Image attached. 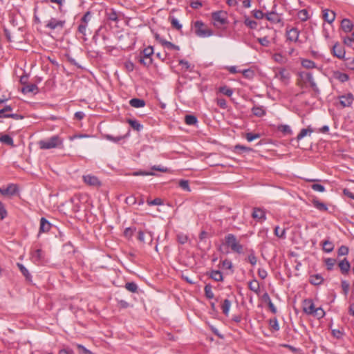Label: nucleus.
I'll use <instances>...</instances> for the list:
<instances>
[{"label": "nucleus", "mask_w": 354, "mask_h": 354, "mask_svg": "<svg viewBox=\"0 0 354 354\" xmlns=\"http://www.w3.org/2000/svg\"><path fill=\"white\" fill-rule=\"evenodd\" d=\"M38 145L41 149H50L63 147V140L59 136H53L48 139L39 141Z\"/></svg>", "instance_id": "obj_1"}, {"label": "nucleus", "mask_w": 354, "mask_h": 354, "mask_svg": "<svg viewBox=\"0 0 354 354\" xmlns=\"http://www.w3.org/2000/svg\"><path fill=\"white\" fill-rule=\"evenodd\" d=\"M225 244L230 247L231 250L238 254H241L243 252V245L237 241L236 237L233 234H228L225 237Z\"/></svg>", "instance_id": "obj_2"}, {"label": "nucleus", "mask_w": 354, "mask_h": 354, "mask_svg": "<svg viewBox=\"0 0 354 354\" xmlns=\"http://www.w3.org/2000/svg\"><path fill=\"white\" fill-rule=\"evenodd\" d=\"M195 34L199 37H208L213 35V31L208 28L202 21H196L194 24Z\"/></svg>", "instance_id": "obj_3"}, {"label": "nucleus", "mask_w": 354, "mask_h": 354, "mask_svg": "<svg viewBox=\"0 0 354 354\" xmlns=\"http://www.w3.org/2000/svg\"><path fill=\"white\" fill-rule=\"evenodd\" d=\"M212 19L214 26L218 28L228 24L227 13L223 10L212 12Z\"/></svg>", "instance_id": "obj_4"}, {"label": "nucleus", "mask_w": 354, "mask_h": 354, "mask_svg": "<svg viewBox=\"0 0 354 354\" xmlns=\"http://www.w3.org/2000/svg\"><path fill=\"white\" fill-rule=\"evenodd\" d=\"M274 76L284 85H287L289 83L290 75V73L284 68H281L278 71H276Z\"/></svg>", "instance_id": "obj_5"}, {"label": "nucleus", "mask_w": 354, "mask_h": 354, "mask_svg": "<svg viewBox=\"0 0 354 354\" xmlns=\"http://www.w3.org/2000/svg\"><path fill=\"white\" fill-rule=\"evenodd\" d=\"M65 20H57L55 18H51L46 24V28L50 30H62L65 26Z\"/></svg>", "instance_id": "obj_6"}, {"label": "nucleus", "mask_w": 354, "mask_h": 354, "mask_svg": "<svg viewBox=\"0 0 354 354\" xmlns=\"http://www.w3.org/2000/svg\"><path fill=\"white\" fill-rule=\"evenodd\" d=\"M252 217L257 222L262 223L266 220V210L260 207H254Z\"/></svg>", "instance_id": "obj_7"}, {"label": "nucleus", "mask_w": 354, "mask_h": 354, "mask_svg": "<svg viewBox=\"0 0 354 354\" xmlns=\"http://www.w3.org/2000/svg\"><path fill=\"white\" fill-rule=\"evenodd\" d=\"M331 53L335 57H337L340 59H343L345 58L346 51L344 50V48L342 46H341L338 42H336L333 45L331 50Z\"/></svg>", "instance_id": "obj_8"}, {"label": "nucleus", "mask_w": 354, "mask_h": 354, "mask_svg": "<svg viewBox=\"0 0 354 354\" xmlns=\"http://www.w3.org/2000/svg\"><path fill=\"white\" fill-rule=\"evenodd\" d=\"M286 33L287 40H288L290 41H294V42H297L298 41L300 32L297 28H291L289 29L287 27Z\"/></svg>", "instance_id": "obj_9"}, {"label": "nucleus", "mask_w": 354, "mask_h": 354, "mask_svg": "<svg viewBox=\"0 0 354 354\" xmlns=\"http://www.w3.org/2000/svg\"><path fill=\"white\" fill-rule=\"evenodd\" d=\"M354 101L353 95L351 93L339 96V103L342 107H349Z\"/></svg>", "instance_id": "obj_10"}, {"label": "nucleus", "mask_w": 354, "mask_h": 354, "mask_svg": "<svg viewBox=\"0 0 354 354\" xmlns=\"http://www.w3.org/2000/svg\"><path fill=\"white\" fill-rule=\"evenodd\" d=\"M18 192V187L15 184H9L6 188H0V193L3 196H14Z\"/></svg>", "instance_id": "obj_11"}, {"label": "nucleus", "mask_w": 354, "mask_h": 354, "mask_svg": "<svg viewBox=\"0 0 354 354\" xmlns=\"http://www.w3.org/2000/svg\"><path fill=\"white\" fill-rule=\"evenodd\" d=\"M266 18L273 24H283L281 15L274 11L267 12Z\"/></svg>", "instance_id": "obj_12"}, {"label": "nucleus", "mask_w": 354, "mask_h": 354, "mask_svg": "<svg viewBox=\"0 0 354 354\" xmlns=\"http://www.w3.org/2000/svg\"><path fill=\"white\" fill-rule=\"evenodd\" d=\"M84 182L91 186L99 187L101 185V183L97 177L91 175L83 176Z\"/></svg>", "instance_id": "obj_13"}, {"label": "nucleus", "mask_w": 354, "mask_h": 354, "mask_svg": "<svg viewBox=\"0 0 354 354\" xmlns=\"http://www.w3.org/2000/svg\"><path fill=\"white\" fill-rule=\"evenodd\" d=\"M315 309V305L312 299H305L303 303V310L308 315L313 314Z\"/></svg>", "instance_id": "obj_14"}, {"label": "nucleus", "mask_w": 354, "mask_h": 354, "mask_svg": "<svg viewBox=\"0 0 354 354\" xmlns=\"http://www.w3.org/2000/svg\"><path fill=\"white\" fill-rule=\"evenodd\" d=\"M338 267L340 269L342 274H347L351 269V264L346 258L341 260L338 263Z\"/></svg>", "instance_id": "obj_15"}, {"label": "nucleus", "mask_w": 354, "mask_h": 354, "mask_svg": "<svg viewBox=\"0 0 354 354\" xmlns=\"http://www.w3.org/2000/svg\"><path fill=\"white\" fill-rule=\"evenodd\" d=\"M353 26V22L349 19L345 18L341 21V28L346 33L351 32Z\"/></svg>", "instance_id": "obj_16"}, {"label": "nucleus", "mask_w": 354, "mask_h": 354, "mask_svg": "<svg viewBox=\"0 0 354 354\" xmlns=\"http://www.w3.org/2000/svg\"><path fill=\"white\" fill-rule=\"evenodd\" d=\"M51 228V223L44 217L40 219V226L39 233L48 232Z\"/></svg>", "instance_id": "obj_17"}, {"label": "nucleus", "mask_w": 354, "mask_h": 354, "mask_svg": "<svg viewBox=\"0 0 354 354\" xmlns=\"http://www.w3.org/2000/svg\"><path fill=\"white\" fill-rule=\"evenodd\" d=\"M323 18L328 24H332L335 19V13L332 10L325 9L323 10Z\"/></svg>", "instance_id": "obj_18"}, {"label": "nucleus", "mask_w": 354, "mask_h": 354, "mask_svg": "<svg viewBox=\"0 0 354 354\" xmlns=\"http://www.w3.org/2000/svg\"><path fill=\"white\" fill-rule=\"evenodd\" d=\"M129 104L134 108H141L145 106L146 102L142 99L133 98L129 100Z\"/></svg>", "instance_id": "obj_19"}, {"label": "nucleus", "mask_w": 354, "mask_h": 354, "mask_svg": "<svg viewBox=\"0 0 354 354\" xmlns=\"http://www.w3.org/2000/svg\"><path fill=\"white\" fill-rule=\"evenodd\" d=\"M127 122L137 131H140L143 129V125L136 120L128 118L127 119Z\"/></svg>", "instance_id": "obj_20"}, {"label": "nucleus", "mask_w": 354, "mask_h": 354, "mask_svg": "<svg viewBox=\"0 0 354 354\" xmlns=\"http://www.w3.org/2000/svg\"><path fill=\"white\" fill-rule=\"evenodd\" d=\"M38 90H39L38 87L35 84H27L21 88V91L24 93H37L38 92Z\"/></svg>", "instance_id": "obj_21"}, {"label": "nucleus", "mask_w": 354, "mask_h": 354, "mask_svg": "<svg viewBox=\"0 0 354 354\" xmlns=\"http://www.w3.org/2000/svg\"><path fill=\"white\" fill-rule=\"evenodd\" d=\"M333 77L335 80H339L341 82H345L348 80L349 77L346 73H342L340 71H335L333 73Z\"/></svg>", "instance_id": "obj_22"}, {"label": "nucleus", "mask_w": 354, "mask_h": 354, "mask_svg": "<svg viewBox=\"0 0 354 354\" xmlns=\"http://www.w3.org/2000/svg\"><path fill=\"white\" fill-rule=\"evenodd\" d=\"M324 279L322 276L319 274H316L314 275H311L310 277L309 282L315 286H318L322 283Z\"/></svg>", "instance_id": "obj_23"}, {"label": "nucleus", "mask_w": 354, "mask_h": 354, "mask_svg": "<svg viewBox=\"0 0 354 354\" xmlns=\"http://www.w3.org/2000/svg\"><path fill=\"white\" fill-rule=\"evenodd\" d=\"M17 266L19 268L21 272L22 273V274L26 277V279L29 281H31L32 276L28 272V269L22 263H17Z\"/></svg>", "instance_id": "obj_24"}, {"label": "nucleus", "mask_w": 354, "mask_h": 354, "mask_svg": "<svg viewBox=\"0 0 354 354\" xmlns=\"http://www.w3.org/2000/svg\"><path fill=\"white\" fill-rule=\"evenodd\" d=\"M312 203H313L314 207L315 208H317V209H319V211H322V212L328 211L327 205L325 203L320 202L319 200L313 199L312 201Z\"/></svg>", "instance_id": "obj_25"}, {"label": "nucleus", "mask_w": 354, "mask_h": 354, "mask_svg": "<svg viewBox=\"0 0 354 354\" xmlns=\"http://www.w3.org/2000/svg\"><path fill=\"white\" fill-rule=\"evenodd\" d=\"M248 288L251 291L259 294L260 291V286L257 280L254 279L248 283Z\"/></svg>", "instance_id": "obj_26"}, {"label": "nucleus", "mask_w": 354, "mask_h": 354, "mask_svg": "<svg viewBox=\"0 0 354 354\" xmlns=\"http://www.w3.org/2000/svg\"><path fill=\"white\" fill-rule=\"evenodd\" d=\"M236 153L241 154L243 153H248L252 151V149L248 147H245L241 145H236L234 146V150Z\"/></svg>", "instance_id": "obj_27"}, {"label": "nucleus", "mask_w": 354, "mask_h": 354, "mask_svg": "<svg viewBox=\"0 0 354 354\" xmlns=\"http://www.w3.org/2000/svg\"><path fill=\"white\" fill-rule=\"evenodd\" d=\"M106 15L107 17V19L110 21H118V14L115 12V10L113 8L109 9V10H106Z\"/></svg>", "instance_id": "obj_28"}, {"label": "nucleus", "mask_w": 354, "mask_h": 354, "mask_svg": "<svg viewBox=\"0 0 354 354\" xmlns=\"http://www.w3.org/2000/svg\"><path fill=\"white\" fill-rule=\"evenodd\" d=\"M0 142L11 147L15 146L12 138L7 134L2 135L0 137Z\"/></svg>", "instance_id": "obj_29"}, {"label": "nucleus", "mask_w": 354, "mask_h": 354, "mask_svg": "<svg viewBox=\"0 0 354 354\" xmlns=\"http://www.w3.org/2000/svg\"><path fill=\"white\" fill-rule=\"evenodd\" d=\"M252 113L257 117H262L266 115V111L263 106H253L252 109Z\"/></svg>", "instance_id": "obj_30"}, {"label": "nucleus", "mask_w": 354, "mask_h": 354, "mask_svg": "<svg viewBox=\"0 0 354 354\" xmlns=\"http://www.w3.org/2000/svg\"><path fill=\"white\" fill-rule=\"evenodd\" d=\"M209 277L216 281H223V277L221 271L212 270Z\"/></svg>", "instance_id": "obj_31"}, {"label": "nucleus", "mask_w": 354, "mask_h": 354, "mask_svg": "<svg viewBox=\"0 0 354 354\" xmlns=\"http://www.w3.org/2000/svg\"><path fill=\"white\" fill-rule=\"evenodd\" d=\"M103 137L106 139L107 140H109V141H111V142H115V143H118L119 142L120 140H122V139H124L126 136H116V137H114L111 135H109V134H104L103 136Z\"/></svg>", "instance_id": "obj_32"}, {"label": "nucleus", "mask_w": 354, "mask_h": 354, "mask_svg": "<svg viewBox=\"0 0 354 354\" xmlns=\"http://www.w3.org/2000/svg\"><path fill=\"white\" fill-rule=\"evenodd\" d=\"M278 131L283 133V135L292 134V130L290 126L287 124H281L277 127Z\"/></svg>", "instance_id": "obj_33"}, {"label": "nucleus", "mask_w": 354, "mask_h": 354, "mask_svg": "<svg viewBox=\"0 0 354 354\" xmlns=\"http://www.w3.org/2000/svg\"><path fill=\"white\" fill-rule=\"evenodd\" d=\"M334 249L333 243L329 240H326L323 242V250L326 252H330Z\"/></svg>", "instance_id": "obj_34"}, {"label": "nucleus", "mask_w": 354, "mask_h": 354, "mask_svg": "<svg viewBox=\"0 0 354 354\" xmlns=\"http://www.w3.org/2000/svg\"><path fill=\"white\" fill-rule=\"evenodd\" d=\"M185 122L188 125H194L197 123V118L194 115H186Z\"/></svg>", "instance_id": "obj_35"}, {"label": "nucleus", "mask_w": 354, "mask_h": 354, "mask_svg": "<svg viewBox=\"0 0 354 354\" xmlns=\"http://www.w3.org/2000/svg\"><path fill=\"white\" fill-rule=\"evenodd\" d=\"M230 306H231V301L227 299H225L224 301H223V303L221 306V308H222V310H223V313L226 315L227 316L228 315V313H229V310H230Z\"/></svg>", "instance_id": "obj_36"}, {"label": "nucleus", "mask_w": 354, "mask_h": 354, "mask_svg": "<svg viewBox=\"0 0 354 354\" xmlns=\"http://www.w3.org/2000/svg\"><path fill=\"white\" fill-rule=\"evenodd\" d=\"M244 24L250 29H256L257 27V22L254 20L250 19L248 17H245Z\"/></svg>", "instance_id": "obj_37"}, {"label": "nucleus", "mask_w": 354, "mask_h": 354, "mask_svg": "<svg viewBox=\"0 0 354 354\" xmlns=\"http://www.w3.org/2000/svg\"><path fill=\"white\" fill-rule=\"evenodd\" d=\"M205 295L208 299H213L214 295L212 292V286L210 284H206L204 288Z\"/></svg>", "instance_id": "obj_38"}, {"label": "nucleus", "mask_w": 354, "mask_h": 354, "mask_svg": "<svg viewBox=\"0 0 354 354\" xmlns=\"http://www.w3.org/2000/svg\"><path fill=\"white\" fill-rule=\"evenodd\" d=\"M142 55L141 56L142 57H151V55L153 54V48L151 46H149L142 50Z\"/></svg>", "instance_id": "obj_39"}, {"label": "nucleus", "mask_w": 354, "mask_h": 354, "mask_svg": "<svg viewBox=\"0 0 354 354\" xmlns=\"http://www.w3.org/2000/svg\"><path fill=\"white\" fill-rule=\"evenodd\" d=\"M32 259L37 261H40L44 259L43 251L41 250V249H37L33 252Z\"/></svg>", "instance_id": "obj_40"}, {"label": "nucleus", "mask_w": 354, "mask_h": 354, "mask_svg": "<svg viewBox=\"0 0 354 354\" xmlns=\"http://www.w3.org/2000/svg\"><path fill=\"white\" fill-rule=\"evenodd\" d=\"M300 77L306 82L309 84L314 81L313 74L311 73H301Z\"/></svg>", "instance_id": "obj_41"}, {"label": "nucleus", "mask_w": 354, "mask_h": 354, "mask_svg": "<svg viewBox=\"0 0 354 354\" xmlns=\"http://www.w3.org/2000/svg\"><path fill=\"white\" fill-rule=\"evenodd\" d=\"M125 288L131 292H137L138 291V286L133 281L126 283Z\"/></svg>", "instance_id": "obj_42"}, {"label": "nucleus", "mask_w": 354, "mask_h": 354, "mask_svg": "<svg viewBox=\"0 0 354 354\" xmlns=\"http://www.w3.org/2000/svg\"><path fill=\"white\" fill-rule=\"evenodd\" d=\"M301 65L306 68H316L315 63L310 59H303L301 61Z\"/></svg>", "instance_id": "obj_43"}, {"label": "nucleus", "mask_w": 354, "mask_h": 354, "mask_svg": "<svg viewBox=\"0 0 354 354\" xmlns=\"http://www.w3.org/2000/svg\"><path fill=\"white\" fill-rule=\"evenodd\" d=\"M219 92L228 97H230L233 94V90L227 86H221L219 88Z\"/></svg>", "instance_id": "obj_44"}, {"label": "nucleus", "mask_w": 354, "mask_h": 354, "mask_svg": "<svg viewBox=\"0 0 354 354\" xmlns=\"http://www.w3.org/2000/svg\"><path fill=\"white\" fill-rule=\"evenodd\" d=\"M297 16H298V18L302 21H306L309 17L308 12L307 11V10H306V9L301 10L298 12Z\"/></svg>", "instance_id": "obj_45"}, {"label": "nucleus", "mask_w": 354, "mask_h": 354, "mask_svg": "<svg viewBox=\"0 0 354 354\" xmlns=\"http://www.w3.org/2000/svg\"><path fill=\"white\" fill-rule=\"evenodd\" d=\"M313 131V130L312 129H310V127H308L307 129H302L300 131L299 133L297 135V140H300L304 137H305L308 132L312 133Z\"/></svg>", "instance_id": "obj_46"}, {"label": "nucleus", "mask_w": 354, "mask_h": 354, "mask_svg": "<svg viewBox=\"0 0 354 354\" xmlns=\"http://www.w3.org/2000/svg\"><path fill=\"white\" fill-rule=\"evenodd\" d=\"M336 263V260L332 258H328L325 260V263L328 270H332Z\"/></svg>", "instance_id": "obj_47"}, {"label": "nucleus", "mask_w": 354, "mask_h": 354, "mask_svg": "<svg viewBox=\"0 0 354 354\" xmlns=\"http://www.w3.org/2000/svg\"><path fill=\"white\" fill-rule=\"evenodd\" d=\"M274 234L276 236L279 238H284L286 234V229L283 228L282 230L280 229L279 226H276L274 227Z\"/></svg>", "instance_id": "obj_48"}, {"label": "nucleus", "mask_w": 354, "mask_h": 354, "mask_svg": "<svg viewBox=\"0 0 354 354\" xmlns=\"http://www.w3.org/2000/svg\"><path fill=\"white\" fill-rule=\"evenodd\" d=\"M342 288L343 290V293L345 296H346L349 291L350 284L346 280H342L341 282Z\"/></svg>", "instance_id": "obj_49"}, {"label": "nucleus", "mask_w": 354, "mask_h": 354, "mask_svg": "<svg viewBox=\"0 0 354 354\" xmlns=\"http://www.w3.org/2000/svg\"><path fill=\"white\" fill-rule=\"evenodd\" d=\"M313 315L317 318L320 319L325 315V312L322 308L319 307L315 309Z\"/></svg>", "instance_id": "obj_50"}, {"label": "nucleus", "mask_w": 354, "mask_h": 354, "mask_svg": "<svg viewBox=\"0 0 354 354\" xmlns=\"http://www.w3.org/2000/svg\"><path fill=\"white\" fill-rule=\"evenodd\" d=\"M188 240V236L183 234L179 233L177 234V241L180 244H185Z\"/></svg>", "instance_id": "obj_51"}, {"label": "nucleus", "mask_w": 354, "mask_h": 354, "mask_svg": "<svg viewBox=\"0 0 354 354\" xmlns=\"http://www.w3.org/2000/svg\"><path fill=\"white\" fill-rule=\"evenodd\" d=\"M91 12L90 11H87L82 17L81 23L87 25L88 21L91 20Z\"/></svg>", "instance_id": "obj_52"}, {"label": "nucleus", "mask_w": 354, "mask_h": 354, "mask_svg": "<svg viewBox=\"0 0 354 354\" xmlns=\"http://www.w3.org/2000/svg\"><path fill=\"white\" fill-rule=\"evenodd\" d=\"M170 21L173 28L178 30H180L182 28V25L179 23L178 20L175 17H171Z\"/></svg>", "instance_id": "obj_53"}, {"label": "nucleus", "mask_w": 354, "mask_h": 354, "mask_svg": "<svg viewBox=\"0 0 354 354\" xmlns=\"http://www.w3.org/2000/svg\"><path fill=\"white\" fill-rule=\"evenodd\" d=\"M261 135L259 133H247L245 134V138L248 142H252L254 140L260 138Z\"/></svg>", "instance_id": "obj_54"}, {"label": "nucleus", "mask_w": 354, "mask_h": 354, "mask_svg": "<svg viewBox=\"0 0 354 354\" xmlns=\"http://www.w3.org/2000/svg\"><path fill=\"white\" fill-rule=\"evenodd\" d=\"M348 248L345 245H342L339 249L337 254L339 256H345L348 253Z\"/></svg>", "instance_id": "obj_55"}, {"label": "nucleus", "mask_w": 354, "mask_h": 354, "mask_svg": "<svg viewBox=\"0 0 354 354\" xmlns=\"http://www.w3.org/2000/svg\"><path fill=\"white\" fill-rule=\"evenodd\" d=\"M179 186L184 190L190 191L189 181L187 180H180L179 181Z\"/></svg>", "instance_id": "obj_56"}, {"label": "nucleus", "mask_w": 354, "mask_h": 354, "mask_svg": "<svg viewBox=\"0 0 354 354\" xmlns=\"http://www.w3.org/2000/svg\"><path fill=\"white\" fill-rule=\"evenodd\" d=\"M269 324L274 330L277 331L279 330V326L277 318L270 319Z\"/></svg>", "instance_id": "obj_57"}, {"label": "nucleus", "mask_w": 354, "mask_h": 354, "mask_svg": "<svg viewBox=\"0 0 354 354\" xmlns=\"http://www.w3.org/2000/svg\"><path fill=\"white\" fill-rule=\"evenodd\" d=\"M311 188L314 190V191H316V192H324L325 191V187L320 185V184H317V183H314L311 185Z\"/></svg>", "instance_id": "obj_58"}, {"label": "nucleus", "mask_w": 354, "mask_h": 354, "mask_svg": "<svg viewBox=\"0 0 354 354\" xmlns=\"http://www.w3.org/2000/svg\"><path fill=\"white\" fill-rule=\"evenodd\" d=\"M7 216V211L3 203L0 201V218L3 220Z\"/></svg>", "instance_id": "obj_59"}, {"label": "nucleus", "mask_w": 354, "mask_h": 354, "mask_svg": "<svg viewBox=\"0 0 354 354\" xmlns=\"http://www.w3.org/2000/svg\"><path fill=\"white\" fill-rule=\"evenodd\" d=\"M243 75L246 78H252L254 77V73L251 69H245L242 71Z\"/></svg>", "instance_id": "obj_60"}, {"label": "nucleus", "mask_w": 354, "mask_h": 354, "mask_svg": "<svg viewBox=\"0 0 354 354\" xmlns=\"http://www.w3.org/2000/svg\"><path fill=\"white\" fill-rule=\"evenodd\" d=\"M253 16L257 19H261L264 17H266V14H264L261 10H253Z\"/></svg>", "instance_id": "obj_61"}, {"label": "nucleus", "mask_w": 354, "mask_h": 354, "mask_svg": "<svg viewBox=\"0 0 354 354\" xmlns=\"http://www.w3.org/2000/svg\"><path fill=\"white\" fill-rule=\"evenodd\" d=\"M147 204L149 205H161L162 204V201L160 198H156L152 201H147Z\"/></svg>", "instance_id": "obj_62"}, {"label": "nucleus", "mask_w": 354, "mask_h": 354, "mask_svg": "<svg viewBox=\"0 0 354 354\" xmlns=\"http://www.w3.org/2000/svg\"><path fill=\"white\" fill-rule=\"evenodd\" d=\"M217 105L220 108L223 109H225L227 107V102L224 98H218L217 99Z\"/></svg>", "instance_id": "obj_63"}, {"label": "nucleus", "mask_w": 354, "mask_h": 354, "mask_svg": "<svg viewBox=\"0 0 354 354\" xmlns=\"http://www.w3.org/2000/svg\"><path fill=\"white\" fill-rule=\"evenodd\" d=\"M346 66L348 69L354 71V59H346Z\"/></svg>", "instance_id": "obj_64"}]
</instances>
